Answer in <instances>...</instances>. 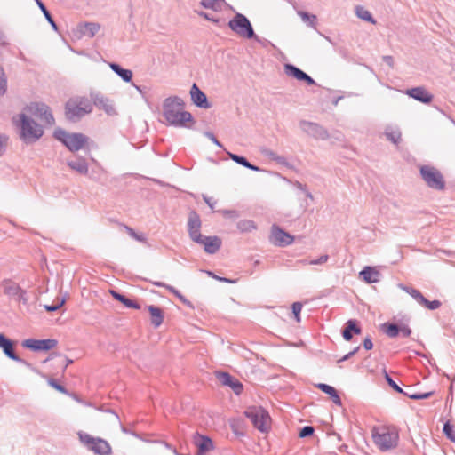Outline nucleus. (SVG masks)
Listing matches in <instances>:
<instances>
[{
  "mask_svg": "<svg viewBox=\"0 0 455 455\" xmlns=\"http://www.w3.org/2000/svg\"><path fill=\"white\" fill-rule=\"evenodd\" d=\"M328 259H329L328 255H326V254L325 255H322L317 259L312 260L311 264L321 265V264L325 263L328 260Z\"/></svg>",
  "mask_w": 455,
  "mask_h": 455,
  "instance_id": "obj_61",
  "label": "nucleus"
},
{
  "mask_svg": "<svg viewBox=\"0 0 455 455\" xmlns=\"http://www.w3.org/2000/svg\"><path fill=\"white\" fill-rule=\"evenodd\" d=\"M24 110L31 114L32 116H37L49 125H52L55 122L51 108L45 103L32 102L29 105H27L24 108Z\"/></svg>",
  "mask_w": 455,
  "mask_h": 455,
  "instance_id": "obj_13",
  "label": "nucleus"
},
{
  "mask_svg": "<svg viewBox=\"0 0 455 455\" xmlns=\"http://www.w3.org/2000/svg\"><path fill=\"white\" fill-rule=\"evenodd\" d=\"M20 137L25 143H34L44 134V130L37 123L24 113L18 115Z\"/></svg>",
  "mask_w": 455,
  "mask_h": 455,
  "instance_id": "obj_2",
  "label": "nucleus"
},
{
  "mask_svg": "<svg viewBox=\"0 0 455 455\" xmlns=\"http://www.w3.org/2000/svg\"><path fill=\"white\" fill-rule=\"evenodd\" d=\"M217 212H220L223 217L230 220H236L240 214L236 210H218Z\"/></svg>",
  "mask_w": 455,
  "mask_h": 455,
  "instance_id": "obj_51",
  "label": "nucleus"
},
{
  "mask_svg": "<svg viewBox=\"0 0 455 455\" xmlns=\"http://www.w3.org/2000/svg\"><path fill=\"white\" fill-rule=\"evenodd\" d=\"M362 331L360 322L356 319H349L345 323L341 335L346 341H351L354 335H360Z\"/></svg>",
  "mask_w": 455,
  "mask_h": 455,
  "instance_id": "obj_23",
  "label": "nucleus"
},
{
  "mask_svg": "<svg viewBox=\"0 0 455 455\" xmlns=\"http://www.w3.org/2000/svg\"><path fill=\"white\" fill-rule=\"evenodd\" d=\"M204 136L211 140L217 147L223 148L222 143L216 138V136L212 132H204Z\"/></svg>",
  "mask_w": 455,
  "mask_h": 455,
  "instance_id": "obj_56",
  "label": "nucleus"
},
{
  "mask_svg": "<svg viewBox=\"0 0 455 455\" xmlns=\"http://www.w3.org/2000/svg\"><path fill=\"white\" fill-rule=\"evenodd\" d=\"M394 322L381 324V331L389 338L394 339L401 335L403 338L410 337L412 333L409 326L410 317L403 315L400 319L394 318Z\"/></svg>",
  "mask_w": 455,
  "mask_h": 455,
  "instance_id": "obj_6",
  "label": "nucleus"
},
{
  "mask_svg": "<svg viewBox=\"0 0 455 455\" xmlns=\"http://www.w3.org/2000/svg\"><path fill=\"white\" fill-rule=\"evenodd\" d=\"M110 294L116 300L122 303L125 307L138 310L140 309V305L137 301L127 298L125 295L115 290H111Z\"/></svg>",
  "mask_w": 455,
  "mask_h": 455,
  "instance_id": "obj_28",
  "label": "nucleus"
},
{
  "mask_svg": "<svg viewBox=\"0 0 455 455\" xmlns=\"http://www.w3.org/2000/svg\"><path fill=\"white\" fill-rule=\"evenodd\" d=\"M294 236L286 232L279 226L274 224L271 228L270 242L280 247H285L293 243Z\"/></svg>",
  "mask_w": 455,
  "mask_h": 455,
  "instance_id": "obj_15",
  "label": "nucleus"
},
{
  "mask_svg": "<svg viewBox=\"0 0 455 455\" xmlns=\"http://www.w3.org/2000/svg\"><path fill=\"white\" fill-rule=\"evenodd\" d=\"M372 437L376 445L382 451H387L395 448L399 440V435L395 429L387 430L383 433L372 434Z\"/></svg>",
  "mask_w": 455,
  "mask_h": 455,
  "instance_id": "obj_11",
  "label": "nucleus"
},
{
  "mask_svg": "<svg viewBox=\"0 0 455 455\" xmlns=\"http://www.w3.org/2000/svg\"><path fill=\"white\" fill-rule=\"evenodd\" d=\"M146 308L150 315V323L155 328H158L163 323L164 318L163 309L155 305H148Z\"/></svg>",
  "mask_w": 455,
  "mask_h": 455,
  "instance_id": "obj_26",
  "label": "nucleus"
},
{
  "mask_svg": "<svg viewBox=\"0 0 455 455\" xmlns=\"http://www.w3.org/2000/svg\"><path fill=\"white\" fill-rule=\"evenodd\" d=\"M218 380L226 387H230L235 395H240L243 390V385L236 378L226 371H216Z\"/></svg>",
  "mask_w": 455,
  "mask_h": 455,
  "instance_id": "obj_18",
  "label": "nucleus"
},
{
  "mask_svg": "<svg viewBox=\"0 0 455 455\" xmlns=\"http://www.w3.org/2000/svg\"><path fill=\"white\" fill-rule=\"evenodd\" d=\"M111 70L115 72L118 76L122 78L123 81L128 83L132 79V72L131 69H126L121 67L116 62H109L108 63Z\"/></svg>",
  "mask_w": 455,
  "mask_h": 455,
  "instance_id": "obj_32",
  "label": "nucleus"
},
{
  "mask_svg": "<svg viewBox=\"0 0 455 455\" xmlns=\"http://www.w3.org/2000/svg\"><path fill=\"white\" fill-rule=\"evenodd\" d=\"M434 392L419 393V395H415L418 400L427 399L433 395Z\"/></svg>",
  "mask_w": 455,
  "mask_h": 455,
  "instance_id": "obj_63",
  "label": "nucleus"
},
{
  "mask_svg": "<svg viewBox=\"0 0 455 455\" xmlns=\"http://www.w3.org/2000/svg\"><path fill=\"white\" fill-rule=\"evenodd\" d=\"M203 199L204 201L206 203V204L213 211V212H216L214 210V206L215 204H217V201L216 200H213L212 197H209L207 196L206 195H203Z\"/></svg>",
  "mask_w": 455,
  "mask_h": 455,
  "instance_id": "obj_58",
  "label": "nucleus"
},
{
  "mask_svg": "<svg viewBox=\"0 0 455 455\" xmlns=\"http://www.w3.org/2000/svg\"><path fill=\"white\" fill-rule=\"evenodd\" d=\"M260 152L265 156H267L269 159L276 162L277 164L286 166L289 169H293V165L291 164L289 162H287L286 158L284 156H278L275 151L264 148L260 149Z\"/></svg>",
  "mask_w": 455,
  "mask_h": 455,
  "instance_id": "obj_31",
  "label": "nucleus"
},
{
  "mask_svg": "<svg viewBox=\"0 0 455 455\" xmlns=\"http://www.w3.org/2000/svg\"><path fill=\"white\" fill-rule=\"evenodd\" d=\"M194 242L204 245V251L208 254L216 253L222 245V240L217 235L205 236L201 235V240Z\"/></svg>",
  "mask_w": 455,
  "mask_h": 455,
  "instance_id": "obj_20",
  "label": "nucleus"
},
{
  "mask_svg": "<svg viewBox=\"0 0 455 455\" xmlns=\"http://www.w3.org/2000/svg\"><path fill=\"white\" fill-rule=\"evenodd\" d=\"M47 382L49 386L61 394L69 395L68 389L63 385L60 384L55 379L50 378Z\"/></svg>",
  "mask_w": 455,
  "mask_h": 455,
  "instance_id": "obj_46",
  "label": "nucleus"
},
{
  "mask_svg": "<svg viewBox=\"0 0 455 455\" xmlns=\"http://www.w3.org/2000/svg\"><path fill=\"white\" fill-rule=\"evenodd\" d=\"M210 277L219 281V282H222V283H236V280L235 279H230V278H228V277H222V276H219L217 275L215 273H213L212 271H210V270H205L204 271Z\"/></svg>",
  "mask_w": 455,
  "mask_h": 455,
  "instance_id": "obj_48",
  "label": "nucleus"
},
{
  "mask_svg": "<svg viewBox=\"0 0 455 455\" xmlns=\"http://www.w3.org/2000/svg\"><path fill=\"white\" fill-rule=\"evenodd\" d=\"M196 12L200 16V17H203L204 19H205L206 20H209V21H212L214 23H217L219 21L218 19H214V17L212 15H211L210 13H207L204 11H196Z\"/></svg>",
  "mask_w": 455,
  "mask_h": 455,
  "instance_id": "obj_57",
  "label": "nucleus"
},
{
  "mask_svg": "<svg viewBox=\"0 0 455 455\" xmlns=\"http://www.w3.org/2000/svg\"><path fill=\"white\" fill-rule=\"evenodd\" d=\"M420 305L429 310H435L441 307L442 303L440 300L437 299L430 301L424 297L420 302Z\"/></svg>",
  "mask_w": 455,
  "mask_h": 455,
  "instance_id": "obj_42",
  "label": "nucleus"
},
{
  "mask_svg": "<svg viewBox=\"0 0 455 455\" xmlns=\"http://www.w3.org/2000/svg\"><path fill=\"white\" fill-rule=\"evenodd\" d=\"M15 300L27 306L28 304V297L27 291L21 289Z\"/></svg>",
  "mask_w": 455,
  "mask_h": 455,
  "instance_id": "obj_55",
  "label": "nucleus"
},
{
  "mask_svg": "<svg viewBox=\"0 0 455 455\" xmlns=\"http://www.w3.org/2000/svg\"><path fill=\"white\" fill-rule=\"evenodd\" d=\"M194 443L197 448L196 455H205L206 452L214 449V444L211 437L200 435L196 432L194 435Z\"/></svg>",
  "mask_w": 455,
  "mask_h": 455,
  "instance_id": "obj_22",
  "label": "nucleus"
},
{
  "mask_svg": "<svg viewBox=\"0 0 455 455\" xmlns=\"http://www.w3.org/2000/svg\"><path fill=\"white\" fill-rule=\"evenodd\" d=\"M58 302L56 304H52V305H44V309L47 311V312H54V311H57L59 310L60 307H63V305L66 303V300H67V297L66 295L63 296L62 298L60 299H58Z\"/></svg>",
  "mask_w": 455,
  "mask_h": 455,
  "instance_id": "obj_43",
  "label": "nucleus"
},
{
  "mask_svg": "<svg viewBox=\"0 0 455 455\" xmlns=\"http://www.w3.org/2000/svg\"><path fill=\"white\" fill-rule=\"evenodd\" d=\"M100 28V26L99 23L82 22L77 25L76 32L78 34V37L86 36L92 38L98 33Z\"/></svg>",
  "mask_w": 455,
  "mask_h": 455,
  "instance_id": "obj_25",
  "label": "nucleus"
},
{
  "mask_svg": "<svg viewBox=\"0 0 455 455\" xmlns=\"http://www.w3.org/2000/svg\"><path fill=\"white\" fill-rule=\"evenodd\" d=\"M315 428L312 426H305L299 429V438H307L310 437L314 435Z\"/></svg>",
  "mask_w": 455,
  "mask_h": 455,
  "instance_id": "obj_50",
  "label": "nucleus"
},
{
  "mask_svg": "<svg viewBox=\"0 0 455 455\" xmlns=\"http://www.w3.org/2000/svg\"><path fill=\"white\" fill-rule=\"evenodd\" d=\"M406 94L414 99L415 100L423 103L429 104L434 99V95L430 93L425 87L417 86L406 90Z\"/></svg>",
  "mask_w": 455,
  "mask_h": 455,
  "instance_id": "obj_21",
  "label": "nucleus"
},
{
  "mask_svg": "<svg viewBox=\"0 0 455 455\" xmlns=\"http://www.w3.org/2000/svg\"><path fill=\"white\" fill-rule=\"evenodd\" d=\"M243 415L249 419L253 427L261 433H267L271 427V417L262 406H250Z\"/></svg>",
  "mask_w": 455,
  "mask_h": 455,
  "instance_id": "obj_4",
  "label": "nucleus"
},
{
  "mask_svg": "<svg viewBox=\"0 0 455 455\" xmlns=\"http://www.w3.org/2000/svg\"><path fill=\"white\" fill-rule=\"evenodd\" d=\"M227 153H228L229 158L231 160H233L234 162H235L236 164H238L243 167H245L246 164H249V161L246 157L228 152V151H227Z\"/></svg>",
  "mask_w": 455,
  "mask_h": 455,
  "instance_id": "obj_47",
  "label": "nucleus"
},
{
  "mask_svg": "<svg viewBox=\"0 0 455 455\" xmlns=\"http://www.w3.org/2000/svg\"><path fill=\"white\" fill-rule=\"evenodd\" d=\"M299 127L303 132L315 140H326L330 138L327 129L318 123L300 120Z\"/></svg>",
  "mask_w": 455,
  "mask_h": 455,
  "instance_id": "obj_12",
  "label": "nucleus"
},
{
  "mask_svg": "<svg viewBox=\"0 0 455 455\" xmlns=\"http://www.w3.org/2000/svg\"><path fill=\"white\" fill-rule=\"evenodd\" d=\"M315 387L321 390L323 393L328 395L331 401L339 406L342 405L341 398L338 393V391L332 387L325 383H318L315 385Z\"/></svg>",
  "mask_w": 455,
  "mask_h": 455,
  "instance_id": "obj_27",
  "label": "nucleus"
},
{
  "mask_svg": "<svg viewBox=\"0 0 455 455\" xmlns=\"http://www.w3.org/2000/svg\"><path fill=\"white\" fill-rule=\"evenodd\" d=\"M36 4L39 7V9L42 11L44 16L45 17V19L47 20V21L49 22V24L51 25L52 29L57 31L58 26H57L56 22L54 21L51 12L46 8L45 4L41 0H36Z\"/></svg>",
  "mask_w": 455,
  "mask_h": 455,
  "instance_id": "obj_37",
  "label": "nucleus"
},
{
  "mask_svg": "<svg viewBox=\"0 0 455 455\" xmlns=\"http://www.w3.org/2000/svg\"><path fill=\"white\" fill-rule=\"evenodd\" d=\"M58 345V340L54 339H27L21 342V346L34 352H47Z\"/></svg>",
  "mask_w": 455,
  "mask_h": 455,
  "instance_id": "obj_14",
  "label": "nucleus"
},
{
  "mask_svg": "<svg viewBox=\"0 0 455 455\" xmlns=\"http://www.w3.org/2000/svg\"><path fill=\"white\" fill-rule=\"evenodd\" d=\"M359 276L366 283L371 284L380 281L381 273L375 267L366 266L360 271Z\"/></svg>",
  "mask_w": 455,
  "mask_h": 455,
  "instance_id": "obj_24",
  "label": "nucleus"
},
{
  "mask_svg": "<svg viewBox=\"0 0 455 455\" xmlns=\"http://www.w3.org/2000/svg\"><path fill=\"white\" fill-rule=\"evenodd\" d=\"M190 97L192 103L197 108L207 109L212 107L206 94L195 83L190 89Z\"/></svg>",
  "mask_w": 455,
  "mask_h": 455,
  "instance_id": "obj_19",
  "label": "nucleus"
},
{
  "mask_svg": "<svg viewBox=\"0 0 455 455\" xmlns=\"http://www.w3.org/2000/svg\"><path fill=\"white\" fill-rule=\"evenodd\" d=\"M443 433L451 442H455V427L450 421L443 424Z\"/></svg>",
  "mask_w": 455,
  "mask_h": 455,
  "instance_id": "obj_40",
  "label": "nucleus"
},
{
  "mask_svg": "<svg viewBox=\"0 0 455 455\" xmlns=\"http://www.w3.org/2000/svg\"><path fill=\"white\" fill-rule=\"evenodd\" d=\"M201 226L202 221L200 215L195 210H191L188 212V232L192 241L201 240Z\"/></svg>",
  "mask_w": 455,
  "mask_h": 455,
  "instance_id": "obj_17",
  "label": "nucleus"
},
{
  "mask_svg": "<svg viewBox=\"0 0 455 455\" xmlns=\"http://www.w3.org/2000/svg\"><path fill=\"white\" fill-rule=\"evenodd\" d=\"M152 283L155 286H156V287L165 288L166 290H168L171 293H172L178 299H180L182 296V294L176 288H174L172 285H169V284L164 283L163 282H152Z\"/></svg>",
  "mask_w": 455,
  "mask_h": 455,
  "instance_id": "obj_44",
  "label": "nucleus"
},
{
  "mask_svg": "<svg viewBox=\"0 0 455 455\" xmlns=\"http://www.w3.org/2000/svg\"><path fill=\"white\" fill-rule=\"evenodd\" d=\"M180 301L183 303L185 306L188 307L189 308H194V305L189 301L185 296H181L180 299Z\"/></svg>",
  "mask_w": 455,
  "mask_h": 455,
  "instance_id": "obj_64",
  "label": "nucleus"
},
{
  "mask_svg": "<svg viewBox=\"0 0 455 455\" xmlns=\"http://www.w3.org/2000/svg\"><path fill=\"white\" fill-rule=\"evenodd\" d=\"M16 343H17V341L9 339L4 333H0V348L2 349L4 355L14 362H17L19 363L25 365L31 371L37 373L38 370H36L32 365V363H30L28 361L24 360L23 358L20 357L15 353Z\"/></svg>",
  "mask_w": 455,
  "mask_h": 455,
  "instance_id": "obj_10",
  "label": "nucleus"
},
{
  "mask_svg": "<svg viewBox=\"0 0 455 455\" xmlns=\"http://www.w3.org/2000/svg\"><path fill=\"white\" fill-rule=\"evenodd\" d=\"M7 91V78L3 67L0 65V97Z\"/></svg>",
  "mask_w": 455,
  "mask_h": 455,
  "instance_id": "obj_45",
  "label": "nucleus"
},
{
  "mask_svg": "<svg viewBox=\"0 0 455 455\" xmlns=\"http://www.w3.org/2000/svg\"><path fill=\"white\" fill-rule=\"evenodd\" d=\"M419 173L427 186L432 189L442 191L445 188V180L442 172L434 166L422 165Z\"/></svg>",
  "mask_w": 455,
  "mask_h": 455,
  "instance_id": "obj_9",
  "label": "nucleus"
},
{
  "mask_svg": "<svg viewBox=\"0 0 455 455\" xmlns=\"http://www.w3.org/2000/svg\"><path fill=\"white\" fill-rule=\"evenodd\" d=\"M382 60L387 64L388 65V67L390 68H394V64H395V61H394V58L390 55H384L382 56Z\"/></svg>",
  "mask_w": 455,
  "mask_h": 455,
  "instance_id": "obj_60",
  "label": "nucleus"
},
{
  "mask_svg": "<svg viewBox=\"0 0 455 455\" xmlns=\"http://www.w3.org/2000/svg\"><path fill=\"white\" fill-rule=\"evenodd\" d=\"M236 227L242 233L251 232L257 228L255 222L249 220L238 221Z\"/></svg>",
  "mask_w": 455,
  "mask_h": 455,
  "instance_id": "obj_38",
  "label": "nucleus"
},
{
  "mask_svg": "<svg viewBox=\"0 0 455 455\" xmlns=\"http://www.w3.org/2000/svg\"><path fill=\"white\" fill-rule=\"evenodd\" d=\"M185 102L179 96H170L163 101V116L171 126L193 129L196 120L192 114L185 110Z\"/></svg>",
  "mask_w": 455,
  "mask_h": 455,
  "instance_id": "obj_1",
  "label": "nucleus"
},
{
  "mask_svg": "<svg viewBox=\"0 0 455 455\" xmlns=\"http://www.w3.org/2000/svg\"><path fill=\"white\" fill-rule=\"evenodd\" d=\"M302 303L301 302H294L292 303L291 305V311H292V314L294 315V318L296 320V322L299 323L300 322V313H301V309H302Z\"/></svg>",
  "mask_w": 455,
  "mask_h": 455,
  "instance_id": "obj_49",
  "label": "nucleus"
},
{
  "mask_svg": "<svg viewBox=\"0 0 455 455\" xmlns=\"http://www.w3.org/2000/svg\"><path fill=\"white\" fill-rule=\"evenodd\" d=\"M2 287L4 288V293L14 299H17L19 292H20V290L22 289L19 284L10 279H4L2 282Z\"/></svg>",
  "mask_w": 455,
  "mask_h": 455,
  "instance_id": "obj_29",
  "label": "nucleus"
},
{
  "mask_svg": "<svg viewBox=\"0 0 455 455\" xmlns=\"http://www.w3.org/2000/svg\"><path fill=\"white\" fill-rule=\"evenodd\" d=\"M297 14L301 18V20L307 24L308 27L313 28H316L317 25V17L315 14L309 13L305 11H298Z\"/></svg>",
  "mask_w": 455,
  "mask_h": 455,
  "instance_id": "obj_35",
  "label": "nucleus"
},
{
  "mask_svg": "<svg viewBox=\"0 0 455 455\" xmlns=\"http://www.w3.org/2000/svg\"><path fill=\"white\" fill-rule=\"evenodd\" d=\"M383 374H384L385 380L387 381V383L388 384V386L391 388H393L395 392H397L399 394L403 393V389L396 384V382L387 373L386 369L383 370Z\"/></svg>",
  "mask_w": 455,
  "mask_h": 455,
  "instance_id": "obj_41",
  "label": "nucleus"
},
{
  "mask_svg": "<svg viewBox=\"0 0 455 455\" xmlns=\"http://www.w3.org/2000/svg\"><path fill=\"white\" fill-rule=\"evenodd\" d=\"M284 71L287 76H291L300 82L303 80V77L306 75V72L291 63L284 65Z\"/></svg>",
  "mask_w": 455,
  "mask_h": 455,
  "instance_id": "obj_34",
  "label": "nucleus"
},
{
  "mask_svg": "<svg viewBox=\"0 0 455 455\" xmlns=\"http://www.w3.org/2000/svg\"><path fill=\"white\" fill-rule=\"evenodd\" d=\"M407 293L410 294L419 304H420L421 300L423 299L424 296L423 294L417 289L411 287L408 289Z\"/></svg>",
  "mask_w": 455,
  "mask_h": 455,
  "instance_id": "obj_53",
  "label": "nucleus"
},
{
  "mask_svg": "<svg viewBox=\"0 0 455 455\" xmlns=\"http://www.w3.org/2000/svg\"><path fill=\"white\" fill-rule=\"evenodd\" d=\"M80 442L87 450L93 451L96 455H111L112 449L108 441L100 437H93L87 433H78Z\"/></svg>",
  "mask_w": 455,
  "mask_h": 455,
  "instance_id": "obj_8",
  "label": "nucleus"
},
{
  "mask_svg": "<svg viewBox=\"0 0 455 455\" xmlns=\"http://www.w3.org/2000/svg\"><path fill=\"white\" fill-rule=\"evenodd\" d=\"M92 111V104L86 98L69 99L65 103V116L72 123L80 121L86 114Z\"/></svg>",
  "mask_w": 455,
  "mask_h": 455,
  "instance_id": "obj_3",
  "label": "nucleus"
},
{
  "mask_svg": "<svg viewBox=\"0 0 455 455\" xmlns=\"http://www.w3.org/2000/svg\"><path fill=\"white\" fill-rule=\"evenodd\" d=\"M68 165L70 169L80 174H87L88 172V164L84 158L77 157L74 160H69L68 161Z\"/></svg>",
  "mask_w": 455,
  "mask_h": 455,
  "instance_id": "obj_33",
  "label": "nucleus"
},
{
  "mask_svg": "<svg viewBox=\"0 0 455 455\" xmlns=\"http://www.w3.org/2000/svg\"><path fill=\"white\" fill-rule=\"evenodd\" d=\"M125 228L127 230V233L135 240L141 242V243H145L147 241V238L145 237V235L143 234H139V233L135 232V230L133 228H132L128 226H125Z\"/></svg>",
  "mask_w": 455,
  "mask_h": 455,
  "instance_id": "obj_52",
  "label": "nucleus"
},
{
  "mask_svg": "<svg viewBox=\"0 0 455 455\" xmlns=\"http://www.w3.org/2000/svg\"><path fill=\"white\" fill-rule=\"evenodd\" d=\"M301 82L306 83L307 85H315L316 84L315 81L306 73V75L303 77V80Z\"/></svg>",
  "mask_w": 455,
  "mask_h": 455,
  "instance_id": "obj_62",
  "label": "nucleus"
},
{
  "mask_svg": "<svg viewBox=\"0 0 455 455\" xmlns=\"http://www.w3.org/2000/svg\"><path fill=\"white\" fill-rule=\"evenodd\" d=\"M229 28L239 36L259 41V36L255 34L252 25L249 19L242 14L236 13L233 19L228 21Z\"/></svg>",
  "mask_w": 455,
  "mask_h": 455,
  "instance_id": "obj_7",
  "label": "nucleus"
},
{
  "mask_svg": "<svg viewBox=\"0 0 455 455\" xmlns=\"http://www.w3.org/2000/svg\"><path fill=\"white\" fill-rule=\"evenodd\" d=\"M229 425L232 432L236 436H245L246 422L242 418H233L229 420Z\"/></svg>",
  "mask_w": 455,
  "mask_h": 455,
  "instance_id": "obj_30",
  "label": "nucleus"
},
{
  "mask_svg": "<svg viewBox=\"0 0 455 455\" xmlns=\"http://www.w3.org/2000/svg\"><path fill=\"white\" fill-rule=\"evenodd\" d=\"M90 96L91 100L93 102V105H95L96 108H98L100 110H103L108 116L117 115L112 100L104 96L100 92H92Z\"/></svg>",
  "mask_w": 455,
  "mask_h": 455,
  "instance_id": "obj_16",
  "label": "nucleus"
},
{
  "mask_svg": "<svg viewBox=\"0 0 455 455\" xmlns=\"http://www.w3.org/2000/svg\"><path fill=\"white\" fill-rule=\"evenodd\" d=\"M363 346L364 347L365 350H371L373 348V342L371 340V336H367L363 341Z\"/></svg>",
  "mask_w": 455,
  "mask_h": 455,
  "instance_id": "obj_59",
  "label": "nucleus"
},
{
  "mask_svg": "<svg viewBox=\"0 0 455 455\" xmlns=\"http://www.w3.org/2000/svg\"><path fill=\"white\" fill-rule=\"evenodd\" d=\"M293 186H294L296 188H298V189H299V190L303 191V192L305 193V195H306V196H307V197H308V198H310V199H313V195H312V194H311V192L307 189V185L302 184L301 182H299V181L296 180V181H294V182H293Z\"/></svg>",
  "mask_w": 455,
  "mask_h": 455,
  "instance_id": "obj_54",
  "label": "nucleus"
},
{
  "mask_svg": "<svg viewBox=\"0 0 455 455\" xmlns=\"http://www.w3.org/2000/svg\"><path fill=\"white\" fill-rule=\"evenodd\" d=\"M355 14L359 19H361L364 21L370 22L371 24L376 23V20L372 17L371 13L368 10H366L363 6L357 5L355 7Z\"/></svg>",
  "mask_w": 455,
  "mask_h": 455,
  "instance_id": "obj_36",
  "label": "nucleus"
},
{
  "mask_svg": "<svg viewBox=\"0 0 455 455\" xmlns=\"http://www.w3.org/2000/svg\"><path fill=\"white\" fill-rule=\"evenodd\" d=\"M385 135L389 141L395 145L401 141L402 133L398 129L389 131V128H387L385 131Z\"/></svg>",
  "mask_w": 455,
  "mask_h": 455,
  "instance_id": "obj_39",
  "label": "nucleus"
},
{
  "mask_svg": "<svg viewBox=\"0 0 455 455\" xmlns=\"http://www.w3.org/2000/svg\"><path fill=\"white\" fill-rule=\"evenodd\" d=\"M53 136L71 152L82 149L89 140V138L84 133H68L61 128H57L53 132Z\"/></svg>",
  "mask_w": 455,
  "mask_h": 455,
  "instance_id": "obj_5",
  "label": "nucleus"
}]
</instances>
